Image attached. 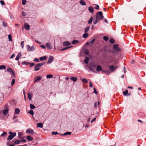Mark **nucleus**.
Returning <instances> with one entry per match:
<instances>
[{
	"label": "nucleus",
	"mask_w": 146,
	"mask_h": 146,
	"mask_svg": "<svg viewBox=\"0 0 146 146\" xmlns=\"http://www.w3.org/2000/svg\"><path fill=\"white\" fill-rule=\"evenodd\" d=\"M94 17L95 19L93 22V23L94 25L96 24L100 20H102L104 18L102 15V12L101 11L97 12Z\"/></svg>",
	"instance_id": "1"
},
{
	"label": "nucleus",
	"mask_w": 146,
	"mask_h": 146,
	"mask_svg": "<svg viewBox=\"0 0 146 146\" xmlns=\"http://www.w3.org/2000/svg\"><path fill=\"white\" fill-rule=\"evenodd\" d=\"M9 133L10 135L8 136L7 139L8 140H12L16 135V133L15 132L13 133L11 131H10L9 132Z\"/></svg>",
	"instance_id": "2"
},
{
	"label": "nucleus",
	"mask_w": 146,
	"mask_h": 146,
	"mask_svg": "<svg viewBox=\"0 0 146 146\" xmlns=\"http://www.w3.org/2000/svg\"><path fill=\"white\" fill-rule=\"evenodd\" d=\"M45 63V62H43L36 64L35 66L34 70L35 71H37L39 70L40 69L39 68L44 64Z\"/></svg>",
	"instance_id": "3"
},
{
	"label": "nucleus",
	"mask_w": 146,
	"mask_h": 146,
	"mask_svg": "<svg viewBox=\"0 0 146 146\" xmlns=\"http://www.w3.org/2000/svg\"><path fill=\"white\" fill-rule=\"evenodd\" d=\"M113 49L116 51L119 52L121 50V49L119 47L118 44H115L113 45Z\"/></svg>",
	"instance_id": "4"
},
{
	"label": "nucleus",
	"mask_w": 146,
	"mask_h": 146,
	"mask_svg": "<svg viewBox=\"0 0 146 146\" xmlns=\"http://www.w3.org/2000/svg\"><path fill=\"white\" fill-rule=\"evenodd\" d=\"M27 50L28 51L31 52L35 50V48L33 46L31 47L29 45H27Z\"/></svg>",
	"instance_id": "5"
},
{
	"label": "nucleus",
	"mask_w": 146,
	"mask_h": 146,
	"mask_svg": "<svg viewBox=\"0 0 146 146\" xmlns=\"http://www.w3.org/2000/svg\"><path fill=\"white\" fill-rule=\"evenodd\" d=\"M26 133L28 134H33L35 133L33 130L31 128L27 129L26 131Z\"/></svg>",
	"instance_id": "6"
},
{
	"label": "nucleus",
	"mask_w": 146,
	"mask_h": 146,
	"mask_svg": "<svg viewBox=\"0 0 146 146\" xmlns=\"http://www.w3.org/2000/svg\"><path fill=\"white\" fill-rule=\"evenodd\" d=\"M54 57L51 56H50L49 57L48 60L47 62V64H49L52 62L54 60Z\"/></svg>",
	"instance_id": "7"
},
{
	"label": "nucleus",
	"mask_w": 146,
	"mask_h": 146,
	"mask_svg": "<svg viewBox=\"0 0 146 146\" xmlns=\"http://www.w3.org/2000/svg\"><path fill=\"white\" fill-rule=\"evenodd\" d=\"M63 44L64 46H67L70 45L71 44V43L69 42L65 41L63 42Z\"/></svg>",
	"instance_id": "8"
},
{
	"label": "nucleus",
	"mask_w": 146,
	"mask_h": 146,
	"mask_svg": "<svg viewBox=\"0 0 146 146\" xmlns=\"http://www.w3.org/2000/svg\"><path fill=\"white\" fill-rule=\"evenodd\" d=\"M109 68L110 69L111 72H113L116 70V68L113 65H111L109 66Z\"/></svg>",
	"instance_id": "9"
},
{
	"label": "nucleus",
	"mask_w": 146,
	"mask_h": 146,
	"mask_svg": "<svg viewBox=\"0 0 146 146\" xmlns=\"http://www.w3.org/2000/svg\"><path fill=\"white\" fill-rule=\"evenodd\" d=\"M30 27V26L27 23H25L24 26V27L25 29L27 30H28L29 29Z\"/></svg>",
	"instance_id": "10"
},
{
	"label": "nucleus",
	"mask_w": 146,
	"mask_h": 146,
	"mask_svg": "<svg viewBox=\"0 0 146 146\" xmlns=\"http://www.w3.org/2000/svg\"><path fill=\"white\" fill-rule=\"evenodd\" d=\"M42 78V77L40 76H37L35 78L34 82L36 83V82L40 80Z\"/></svg>",
	"instance_id": "11"
},
{
	"label": "nucleus",
	"mask_w": 146,
	"mask_h": 146,
	"mask_svg": "<svg viewBox=\"0 0 146 146\" xmlns=\"http://www.w3.org/2000/svg\"><path fill=\"white\" fill-rule=\"evenodd\" d=\"M9 113V110L7 108H6L3 111V114L6 116Z\"/></svg>",
	"instance_id": "12"
},
{
	"label": "nucleus",
	"mask_w": 146,
	"mask_h": 146,
	"mask_svg": "<svg viewBox=\"0 0 146 146\" xmlns=\"http://www.w3.org/2000/svg\"><path fill=\"white\" fill-rule=\"evenodd\" d=\"M46 46L48 49H52V47L50 43H46Z\"/></svg>",
	"instance_id": "13"
},
{
	"label": "nucleus",
	"mask_w": 146,
	"mask_h": 146,
	"mask_svg": "<svg viewBox=\"0 0 146 146\" xmlns=\"http://www.w3.org/2000/svg\"><path fill=\"white\" fill-rule=\"evenodd\" d=\"M71 134V132L69 131H67L66 133H65L64 134H60V135H61L65 136L67 135H70Z\"/></svg>",
	"instance_id": "14"
},
{
	"label": "nucleus",
	"mask_w": 146,
	"mask_h": 146,
	"mask_svg": "<svg viewBox=\"0 0 146 146\" xmlns=\"http://www.w3.org/2000/svg\"><path fill=\"white\" fill-rule=\"evenodd\" d=\"M27 139L29 141H31L33 140V138L31 136L29 135L27 137Z\"/></svg>",
	"instance_id": "15"
},
{
	"label": "nucleus",
	"mask_w": 146,
	"mask_h": 146,
	"mask_svg": "<svg viewBox=\"0 0 146 146\" xmlns=\"http://www.w3.org/2000/svg\"><path fill=\"white\" fill-rule=\"evenodd\" d=\"M102 68L101 66L98 65L97 66L96 68V70L98 72L102 71Z\"/></svg>",
	"instance_id": "16"
},
{
	"label": "nucleus",
	"mask_w": 146,
	"mask_h": 146,
	"mask_svg": "<svg viewBox=\"0 0 146 146\" xmlns=\"http://www.w3.org/2000/svg\"><path fill=\"white\" fill-rule=\"evenodd\" d=\"M88 10L90 12L93 13L94 11V9L92 7L90 6L88 7Z\"/></svg>",
	"instance_id": "17"
},
{
	"label": "nucleus",
	"mask_w": 146,
	"mask_h": 146,
	"mask_svg": "<svg viewBox=\"0 0 146 146\" xmlns=\"http://www.w3.org/2000/svg\"><path fill=\"white\" fill-rule=\"evenodd\" d=\"M89 60V58L87 57H85L84 61L86 64H88Z\"/></svg>",
	"instance_id": "18"
},
{
	"label": "nucleus",
	"mask_w": 146,
	"mask_h": 146,
	"mask_svg": "<svg viewBox=\"0 0 146 146\" xmlns=\"http://www.w3.org/2000/svg\"><path fill=\"white\" fill-rule=\"evenodd\" d=\"M37 126L38 127L42 128L43 126V124L42 123H37Z\"/></svg>",
	"instance_id": "19"
},
{
	"label": "nucleus",
	"mask_w": 146,
	"mask_h": 146,
	"mask_svg": "<svg viewBox=\"0 0 146 146\" xmlns=\"http://www.w3.org/2000/svg\"><path fill=\"white\" fill-rule=\"evenodd\" d=\"M80 4L82 5H85L86 3L83 0H81L79 2Z\"/></svg>",
	"instance_id": "20"
},
{
	"label": "nucleus",
	"mask_w": 146,
	"mask_h": 146,
	"mask_svg": "<svg viewBox=\"0 0 146 146\" xmlns=\"http://www.w3.org/2000/svg\"><path fill=\"white\" fill-rule=\"evenodd\" d=\"M79 42L78 40H74L72 41V44H74L78 43Z\"/></svg>",
	"instance_id": "21"
},
{
	"label": "nucleus",
	"mask_w": 146,
	"mask_h": 146,
	"mask_svg": "<svg viewBox=\"0 0 146 146\" xmlns=\"http://www.w3.org/2000/svg\"><path fill=\"white\" fill-rule=\"evenodd\" d=\"M1 136L2 137H3L4 138H5L7 136V133L6 132H4L3 133L1 134Z\"/></svg>",
	"instance_id": "22"
},
{
	"label": "nucleus",
	"mask_w": 146,
	"mask_h": 146,
	"mask_svg": "<svg viewBox=\"0 0 146 146\" xmlns=\"http://www.w3.org/2000/svg\"><path fill=\"white\" fill-rule=\"evenodd\" d=\"M90 66L94 68L97 66V65L96 64H95L94 63H92L90 64Z\"/></svg>",
	"instance_id": "23"
},
{
	"label": "nucleus",
	"mask_w": 146,
	"mask_h": 146,
	"mask_svg": "<svg viewBox=\"0 0 146 146\" xmlns=\"http://www.w3.org/2000/svg\"><path fill=\"white\" fill-rule=\"evenodd\" d=\"M21 142V141L19 140H17L14 141V143L15 145L19 144Z\"/></svg>",
	"instance_id": "24"
},
{
	"label": "nucleus",
	"mask_w": 146,
	"mask_h": 146,
	"mask_svg": "<svg viewBox=\"0 0 146 146\" xmlns=\"http://www.w3.org/2000/svg\"><path fill=\"white\" fill-rule=\"evenodd\" d=\"M47 58L46 56H43L40 57L39 58V60H43L46 59Z\"/></svg>",
	"instance_id": "25"
},
{
	"label": "nucleus",
	"mask_w": 146,
	"mask_h": 146,
	"mask_svg": "<svg viewBox=\"0 0 146 146\" xmlns=\"http://www.w3.org/2000/svg\"><path fill=\"white\" fill-rule=\"evenodd\" d=\"M20 111V110L18 108H16L15 110V113L16 114L19 113Z\"/></svg>",
	"instance_id": "26"
},
{
	"label": "nucleus",
	"mask_w": 146,
	"mask_h": 146,
	"mask_svg": "<svg viewBox=\"0 0 146 146\" xmlns=\"http://www.w3.org/2000/svg\"><path fill=\"white\" fill-rule=\"evenodd\" d=\"M70 79L72 81L74 82H76L77 80V78L76 77H72L70 78Z\"/></svg>",
	"instance_id": "27"
},
{
	"label": "nucleus",
	"mask_w": 146,
	"mask_h": 146,
	"mask_svg": "<svg viewBox=\"0 0 146 146\" xmlns=\"http://www.w3.org/2000/svg\"><path fill=\"white\" fill-rule=\"evenodd\" d=\"M28 98L30 100H32V94H30V93H29L28 94Z\"/></svg>",
	"instance_id": "28"
},
{
	"label": "nucleus",
	"mask_w": 146,
	"mask_h": 146,
	"mask_svg": "<svg viewBox=\"0 0 146 146\" xmlns=\"http://www.w3.org/2000/svg\"><path fill=\"white\" fill-rule=\"evenodd\" d=\"M30 108L31 109H34L35 108V106L34 105L30 104Z\"/></svg>",
	"instance_id": "29"
},
{
	"label": "nucleus",
	"mask_w": 146,
	"mask_h": 146,
	"mask_svg": "<svg viewBox=\"0 0 146 146\" xmlns=\"http://www.w3.org/2000/svg\"><path fill=\"white\" fill-rule=\"evenodd\" d=\"M6 66L3 65L0 66V70L4 69L6 68Z\"/></svg>",
	"instance_id": "30"
},
{
	"label": "nucleus",
	"mask_w": 146,
	"mask_h": 146,
	"mask_svg": "<svg viewBox=\"0 0 146 146\" xmlns=\"http://www.w3.org/2000/svg\"><path fill=\"white\" fill-rule=\"evenodd\" d=\"M7 71L9 72H11V73L13 72V70L11 68H8L7 69Z\"/></svg>",
	"instance_id": "31"
},
{
	"label": "nucleus",
	"mask_w": 146,
	"mask_h": 146,
	"mask_svg": "<svg viewBox=\"0 0 146 146\" xmlns=\"http://www.w3.org/2000/svg\"><path fill=\"white\" fill-rule=\"evenodd\" d=\"M92 20H93V17H92L88 20V23L89 24H91L92 22Z\"/></svg>",
	"instance_id": "32"
},
{
	"label": "nucleus",
	"mask_w": 146,
	"mask_h": 146,
	"mask_svg": "<svg viewBox=\"0 0 146 146\" xmlns=\"http://www.w3.org/2000/svg\"><path fill=\"white\" fill-rule=\"evenodd\" d=\"M28 113H29V114H31V115H33L34 114L33 111L32 110H30L29 111Z\"/></svg>",
	"instance_id": "33"
},
{
	"label": "nucleus",
	"mask_w": 146,
	"mask_h": 146,
	"mask_svg": "<svg viewBox=\"0 0 146 146\" xmlns=\"http://www.w3.org/2000/svg\"><path fill=\"white\" fill-rule=\"evenodd\" d=\"M90 28V27L89 26H87L86 28L85 29V33H87L89 31V29Z\"/></svg>",
	"instance_id": "34"
},
{
	"label": "nucleus",
	"mask_w": 146,
	"mask_h": 146,
	"mask_svg": "<svg viewBox=\"0 0 146 146\" xmlns=\"http://www.w3.org/2000/svg\"><path fill=\"white\" fill-rule=\"evenodd\" d=\"M53 77V75L51 74H48L46 76V77L47 78H50Z\"/></svg>",
	"instance_id": "35"
},
{
	"label": "nucleus",
	"mask_w": 146,
	"mask_h": 146,
	"mask_svg": "<svg viewBox=\"0 0 146 146\" xmlns=\"http://www.w3.org/2000/svg\"><path fill=\"white\" fill-rule=\"evenodd\" d=\"M82 81L84 83H87L88 82L87 80L85 78H83L82 80Z\"/></svg>",
	"instance_id": "36"
},
{
	"label": "nucleus",
	"mask_w": 146,
	"mask_h": 146,
	"mask_svg": "<svg viewBox=\"0 0 146 146\" xmlns=\"http://www.w3.org/2000/svg\"><path fill=\"white\" fill-rule=\"evenodd\" d=\"M128 92V91L127 90H126L125 91L123 92V94L124 95H127Z\"/></svg>",
	"instance_id": "37"
},
{
	"label": "nucleus",
	"mask_w": 146,
	"mask_h": 146,
	"mask_svg": "<svg viewBox=\"0 0 146 146\" xmlns=\"http://www.w3.org/2000/svg\"><path fill=\"white\" fill-rule=\"evenodd\" d=\"M29 62H28L26 61H24L22 62V64L23 65H27L29 64Z\"/></svg>",
	"instance_id": "38"
},
{
	"label": "nucleus",
	"mask_w": 146,
	"mask_h": 146,
	"mask_svg": "<svg viewBox=\"0 0 146 146\" xmlns=\"http://www.w3.org/2000/svg\"><path fill=\"white\" fill-rule=\"evenodd\" d=\"M89 51L88 49H86L84 51V53L87 55H88L89 54Z\"/></svg>",
	"instance_id": "39"
},
{
	"label": "nucleus",
	"mask_w": 146,
	"mask_h": 146,
	"mask_svg": "<svg viewBox=\"0 0 146 146\" xmlns=\"http://www.w3.org/2000/svg\"><path fill=\"white\" fill-rule=\"evenodd\" d=\"M93 5H95V7H94V8L95 9H99V5H96V4H94Z\"/></svg>",
	"instance_id": "40"
},
{
	"label": "nucleus",
	"mask_w": 146,
	"mask_h": 146,
	"mask_svg": "<svg viewBox=\"0 0 146 146\" xmlns=\"http://www.w3.org/2000/svg\"><path fill=\"white\" fill-rule=\"evenodd\" d=\"M110 42L112 44H113L115 42V40L113 38L111 39L110 40Z\"/></svg>",
	"instance_id": "41"
},
{
	"label": "nucleus",
	"mask_w": 146,
	"mask_h": 146,
	"mask_svg": "<svg viewBox=\"0 0 146 146\" xmlns=\"http://www.w3.org/2000/svg\"><path fill=\"white\" fill-rule=\"evenodd\" d=\"M15 83V80L14 79H13L12 80L11 85L13 86Z\"/></svg>",
	"instance_id": "42"
},
{
	"label": "nucleus",
	"mask_w": 146,
	"mask_h": 146,
	"mask_svg": "<svg viewBox=\"0 0 146 146\" xmlns=\"http://www.w3.org/2000/svg\"><path fill=\"white\" fill-rule=\"evenodd\" d=\"M17 116H14L13 117V119H15L14 121V122H15L18 121V119H17Z\"/></svg>",
	"instance_id": "43"
},
{
	"label": "nucleus",
	"mask_w": 146,
	"mask_h": 146,
	"mask_svg": "<svg viewBox=\"0 0 146 146\" xmlns=\"http://www.w3.org/2000/svg\"><path fill=\"white\" fill-rule=\"evenodd\" d=\"M102 72H105L106 73H109V71L108 70H102Z\"/></svg>",
	"instance_id": "44"
},
{
	"label": "nucleus",
	"mask_w": 146,
	"mask_h": 146,
	"mask_svg": "<svg viewBox=\"0 0 146 146\" xmlns=\"http://www.w3.org/2000/svg\"><path fill=\"white\" fill-rule=\"evenodd\" d=\"M27 3V1L26 0H22V4L23 5H25Z\"/></svg>",
	"instance_id": "45"
},
{
	"label": "nucleus",
	"mask_w": 146,
	"mask_h": 146,
	"mask_svg": "<svg viewBox=\"0 0 146 146\" xmlns=\"http://www.w3.org/2000/svg\"><path fill=\"white\" fill-rule=\"evenodd\" d=\"M52 134L53 135H56L59 134V133L57 132L53 131L52 133Z\"/></svg>",
	"instance_id": "46"
},
{
	"label": "nucleus",
	"mask_w": 146,
	"mask_h": 146,
	"mask_svg": "<svg viewBox=\"0 0 146 146\" xmlns=\"http://www.w3.org/2000/svg\"><path fill=\"white\" fill-rule=\"evenodd\" d=\"M88 33H85L82 36H88Z\"/></svg>",
	"instance_id": "47"
},
{
	"label": "nucleus",
	"mask_w": 146,
	"mask_h": 146,
	"mask_svg": "<svg viewBox=\"0 0 146 146\" xmlns=\"http://www.w3.org/2000/svg\"><path fill=\"white\" fill-rule=\"evenodd\" d=\"M29 64H30V65L29 66L30 67H32L33 66H34V65L35 64L34 63L32 62V63H29Z\"/></svg>",
	"instance_id": "48"
},
{
	"label": "nucleus",
	"mask_w": 146,
	"mask_h": 146,
	"mask_svg": "<svg viewBox=\"0 0 146 146\" xmlns=\"http://www.w3.org/2000/svg\"><path fill=\"white\" fill-rule=\"evenodd\" d=\"M95 38H93L90 41L91 43L93 44L94 42L95 41Z\"/></svg>",
	"instance_id": "49"
},
{
	"label": "nucleus",
	"mask_w": 146,
	"mask_h": 146,
	"mask_svg": "<svg viewBox=\"0 0 146 146\" xmlns=\"http://www.w3.org/2000/svg\"><path fill=\"white\" fill-rule=\"evenodd\" d=\"M0 3H1V4L3 5L5 4V3L4 2V1L3 0H1L0 1Z\"/></svg>",
	"instance_id": "50"
},
{
	"label": "nucleus",
	"mask_w": 146,
	"mask_h": 146,
	"mask_svg": "<svg viewBox=\"0 0 146 146\" xmlns=\"http://www.w3.org/2000/svg\"><path fill=\"white\" fill-rule=\"evenodd\" d=\"M34 60L35 62H39V60L37 58H35L34 59Z\"/></svg>",
	"instance_id": "51"
},
{
	"label": "nucleus",
	"mask_w": 146,
	"mask_h": 146,
	"mask_svg": "<svg viewBox=\"0 0 146 146\" xmlns=\"http://www.w3.org/2000/svg\"><path fill=\"white\" fill-rule=\"evenodd\" d=\"M104 39V40L105 41H108V37H103Z\"/></svg>",
	"instance_id": "52"
},
{
	"label": "nucleus",
	"mask_w": 146,
	"mask_h": 146,
	"mask_svg": "<svg viewBox=\"0 0 146 146\" xmlns=\"http://www.w3.org/2000/svg\"><path fill=\"white\" fill-rule=\"evenodd\" d=\"M96 117L94 118L91 121V123H92L93 122L95 121L96 120Z\"/></svg>",
	"instance_id": "53"
},
{
	"label": "nucleus",
	"mask_w": 146,
	"mask_h": 146,
	"mask_svg": "<svg viewBox=\"0 0 146 146\" xmlns=\"http://www.w3.org/2000/svg\"><path fill=\"white\" fill-rule=\"evenodd\" d=\"M89 68L91 71H92L93 72H95L94 70L90 66L89 67Z\"/></svg>",
	"instance_id": "54"
},
{
	"label": "nucleus",
	"mask_w": 146,
	"mask_h": 146,
	"mask_svg": "<svg viewBox=\"0 0 146 146\" xmlns=\"http://www.w3.org/2000/svg\"><path fill=\"white\" fill-rule=\"evenodd\" d=\"M3 25L4 27H6L7 26V24L6 23H5L3 21Z\"/></svg>",
	"instance_id": "55"
},
{
	"label": "nucleus",
	"mask_w": 146,
	"mask_h": 146,
	"mask_svg": "<svg viewBox=\"0 0 146 146\" xmlns=\"http://www.w3.org/2000/svg\"><path fill=\"white\" fill-rule=\"evenodd\" d=\"M91 43H90V41L88 42L86 44V45L89 46L90 45Z\"/></svg>",
	"instance_id": "56"
},
{
	"label": "nucleus",
	"mask_w": 146,
	"mask_h": 146,
	"mask_svg": "<svg viewBox=\"0 0 146 146\" xmlns=\"http://www.w3.org/2000/svg\"><path fill=\"white\" fill-rule=\"evenodd\" d=\"M94 92L96 94H97L98 93V92H97L96 89L95 88H94Z\"/></svg>",
	"instance_id": "57"
},
{
	"label": "nucleus",
	"mask_w": 146,
	"mask_h": 146,
	"mask_svg": "<svg viewBox=\"0 0 146 146\" xmlns=\"http://www.w3.org/2000/svg\"><path fill=\"white\" fill-rule=\"evenodd\" d=\"M15 56V54H13L10 57V59L13 58Z\"/></svg>",
	"instance_id": "58"
},
{
	"label": "nucleus",
	"mask_w": 146,
	"mask_h": 146,
	"mask_svg": "<svg viewBox=\"0 0 146 146\" xmlns=\"http://www.w3.org/2000/svg\"><path fill=\"white\" fill-rule=\"evenodd\" d=\"M21 52H19V53L18 54V55H17V56H19V57H21Z\"/></svg>",
	"instance_id": "59"
},
{
	"label": "nucleus",
	"mask_w": 146,
	"mask_h": 146,
	"mask_svg": "<svg viewBox=\"0 0 146 146\" xmlns=\"http://www.w3.org/2000/svg\"><path fill=\"white\" fill-rule=\"evenodd\" d=\"M135 62V60H132L131 62V63L132 64H134Z\"/></svg>",
	"instance_id": "60"
},
{
	"label": "nucleus",
	"mask_w": 146,
	"mask_h": 146,
	"mask_svg": "<svg viewBox=\"0 0 146 146\" xmlns=\"http://www.w3.org/2000/svg\"><path fill=\"white\" fill-rule=\"evenodd\" d=\"M22 135V134L21 132H19L18 133V135L20 138V136H21Z\"/></svg>",
	"instance_id": "61"
},
{
	"label": "nucleus",
	"mask_w": 146,
	"mask_h": 146,
	"mask_svg": "<svg viewBox=\"0 0 146 146\" xmlns=\"http://www.w3.org/2000/svg\"><path fill=\"white\" fill-rule=\"evenodd\" d=\"M40 46L41 47L44 48V49H45L46 48V47L45 46L43 45H40Z\"/></svg>",
	"instance_id": "62"
},
{
	"label": "nucleus",
	"mask_w": 146,
	"mask_h": 146,
	"mask_svg": "<svg viewBox=\"0 0 146 146\" xmlns=\"http://www.w3.org/2000/svg\"><path fill=\"white\" fill-rule=\"evenodd\" d=\"M19 58L20 57H19V56H17L15 59V60H18L19 59Z\"/></svg>",
	"instance_id": "63"
},
{
	"label": "nucleus",
	"mask_w": 146,
	"mask_h": 146,
	"mask_svg": "<svg viewBox=\"0 0 146 146\" xmlns=\"http://www.w3.org/2000/svg\"><path fill=\"white\" fill-rule=\"evenodd\" d=\"M89 84H90V85H89L90 87L91 88L92 87L93 85H92V83L91 82H89Z\"/></svg>",
	"instance_id": "64"
}]
</instances>
